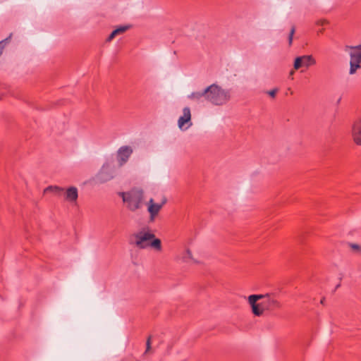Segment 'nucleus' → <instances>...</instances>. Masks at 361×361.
Wrapping results in <instances>:
<instances>
[{
  "label": "nucleus",
  "mask_w": 361,
  "mask_h": 361,
  "mask_svg": "<svg viewBox=\"0 0 361 361\" xmlns=\"http://www.w3.org/2000/svg\"><path fill=\"white\" fill-rule=\"evenodd\" d=\"M207 101L214 105L226 104L231 99L229 90L223 89L216 84H212L206 88Z\"/></svg>",
  "instance_id": "f257e3e1"
},
{
  "label": "nucleus",
  "mask_w": 361,
  "mask_h": 361,
  "mask_svg": "<svg viewBox=\"0 0 361 361\" xmlns=\"http://www.w3.org/2000/svg\"><path fill=\"white\" fill-rule=\"evenodd\" d=\"M119 196L131 212H135L142 207L144 191L142 189L135 188L127 192H121Z\"/></svg>",
  "instance_id": "f03ea898"
},
{
  "label": "nucleus",
  "mask_w": 361,
  "mask_h": 361,
  "mask_svg": "<svg viewBox=\"0 0 361 361\" xmlns=\"http://www.w3.org/2000/svg\"><path fill=\"white\" fill-rule=\"evenodd\" d=\"M350 57L349 74L353 75L361 68V44L357 46H345V51H348Z\"/></svg>",
  "instance_id": "7ed1b4c3"
},
{
  "label": "nucleus",
  "mask_w": 361,
  "mask_h": 361,
  "mask_svg": "<svg viewBox=\"0 0 361 361\" xmlns=\"http://www.w3.org/2000/svg\"><path fill=\"white\" fill-rule=\"evenodd\" d=\"M135 244L140 249H146L149 247V241L154 238V234L149 231L142 229L134 234Z\"/></svg>",
  "instance_id": "20e7f679"
},
{
  "label": "nucleus",
  "mask_w": 361,
  "mask_h": 361,
  "mask_svg": "<svg viewBox=\"0 0 361 361\" xmlns=\"http://www.w3.org/2000/svg\"><path fill=\"white\" fill-rule=\"evenodd\" d=\"M167 200L164 197L160 203H155L152 198L147 202V212L149 214V222H154Z\"/></svg>",
  "instance_id": "39448f33"
},
{
  "label": "nucleus",
  "mask_w": 361,
  "mask_h": 361,
  "mask_svg": "<svg viewBox=\"0 0 361 361\" xmlns=\"http://www.w3.org/2000/svg\"><path fill=\"white\" fill-rule=\"evenodd\" d=\"M262 298V295H250L248 298V302L252 307V313L255 316H261L263 314L265 309L262 306V302L257 303V300H260Z\"/></svg>",
  "instance_id": "423d86ee"
},
{
  "label": "nucleus",
  "mask_w": 361,
  "mask_h": 361,
  "mask_svg": "<svg viewBox=\"0 0 361 361\" xmlns=\"http://www.w3.org/2000/svg\"><path fill=\"white\" fill-rule=\"evenodd\" d=\"M316 64V60L312 55H303L295 59L293 67L298 70L302 67L309 68Z\"/></svg>",
  "instance_id": "0eeeda50"
},
{
  "label": "nucleus",
  "mask_w": 361,
  "mask_h": 361,
  "mask_svg": "<svg viewBox=\"0 0 361 361\" xmlns=\"http://www.w3.org/2000/svg\"><path fill=\"white\" fill-rule=\"evenodd\" d=\"M262 306L265 310L272 311L281 307L280 302L277 300L275 295L272 294L262 295Z\"/></svg>",
  "instance_id": "6e6552de"
},
{
  "label": "nucleus",
  "mask_w": 361,
  "mask_h": 361,
  "mask_svg": "<svg viewBox=\"0 0 361 361\" xmlns=\"http://www.w3.org/2000/svg\"><path fill=\"white\" fill-rule=\"evenodd\" d=\"M133 152L132 147L127 145L122 146L118 149L116 157L119 166H122L127 163Z\"/></svg>",
  "instance_id": "1a4fd4ad"
},
{
  "label": "nucleus",
  "mask_w": 361,
  "mask_h": 361,
  "mask_svg": "<svg viewBox=\"0 0 361 361\" xmlns=\"http://www.w3.org/2000/svg\"><path fill=\"white\" fill-rule=\"evenodd\" d=\"M114 178V171L110 165L104 164L97 175V180L100 183H104L111 180Z\"/></svg>",
  "instance_id": "9d476101"
},
{
  "label": "nucleus",
  "mask_w": 361,
  "mask_h": 361,
  "mask_svg": "<svg viewBox=\"0 0 361 361\" xmlns=\"http://www.w3.org/2000/svg\"><path fill=\"white\" fill-rule=\"evenodd\" d=\"M352 135L354 142L361 145V119L355 122L353 126Z\"/></svg>",
  "instance_id": "9b49d317"
},
{
  "label": "nucleus",
  "mask_w": 361,
  "mask_h": 361,
  "mask_svg": "<svg viewBox=\"0 0 361 361\" xmlns=\"http://www.w3.org/2000/svg\"><path fill=\"white\" fill-rule=\"evenodd\" d=\"M191 120V113L189 107H185L183 109V116L178 121V127L183 129L185 124L190 123Z\"/></svg>",
  "instance_id": "f8f14e48"
},
{
  "label": "nucleus",
  "mask_w": 361,
  "mask_h": 361,
  "mask_svg": "<svg viewBox=\"0 0 361 361\" xmlns=\"http://www.w3.org/2000/svg\"><path fill=\"white\" fill-rule=\"evenodd\" d=\"M78 197V192L77 188L72 186L67 188L65 192L66 200L74 202H76Z\"/></svg>",
  "instance_id": "ddd939ff"
},
{
  "label": "nucleus",
  "mask_w": 361,
  "mask_h": 361,
  "mask_svg": "<svg viewBox=\"0 0 361 361\" xmlns=\"http://www.w3.org/2000/svg\"><path fill=\"white\" fill-rule=\"evenodd\" d=\"M188 98L190 100L195 102H200L202 98L207 100V92L206 88L202 92H193L188 96Z\"/></svg>",
  "instance_id": "4468645a"
},
{
  "label": "nucleus",
  "mask_w": 361,
  "mask_h": 361,
  "mask_svg": "<svg viewBox=\"0 0 361 361\" xmlns=\"http://www.w3.org/2000/svg\"><path fill=\"white\" fill-rule=\"evenodd\" d=\"M149 247H153L156 250L160 251L161 250V242L159 238H152L149 243Z\"/></svg>",
  "instance_id": "2eb2a0df"
},
{
  "label": "nucleus",
  "mask_w": 361,
  "mask_h": 361,
  "mask_svg": "<svg viewBox=\"0 0 361 361\" xmlns=\"http://www.w3.org/2000/svg\"><path fill=\"white\" fill-rule=\"evenodd\" d=\"M63 188L58 186H49L44 189V192H52L57 195H61L63 192Z\"/></svg>",
  "instance_id": "dca6fc26"
},
{
  "label": "nucleus",
  "mask_w": 361,
  "mask_h": 361,
  "mask_svg": "<svg viewBox=\"0 0 361 361\" xmlns=\"http://www.w3.org/2000/svg\"><path fill=\"white\" fill-rule=\"evenodd\" d=\"M130 27V25H123L119 26L116 29H115L114 31L116 32V35H121L126 32L129 28Z\"/></svg>",
  "instance_id": "f3484780"
},
{
  "label": "nucleus",
  "mask_w": 361,
  "mask_h": 361,
  "mask_svg": "<svg viewBox=\"0 0 361 361\" xmlns=\"http://www.w3.org/2000/svg\"><path fill=\"white\" fill-rule=\"evenodd\" d=\"M11 36H12V34H11L7 38H6L0 42V56L3 53L5 46L8 42V41L11 39Z\"/></svg>",
  "instance_id": "a211bd4d"
},
{
  "label": "nucleus",
  "mask_w": 361,
  "mask_h": 361,
  "mask_svg": "<svg viewBox=\"0 0 361 361\" xmlns=\"http://www.w3.org/2000/svg\"><path fill=\"white\" fill-rule=\"evenodd\" d=\"M183 259L186 262H189L190 261L193 260L192 256V252H190V250H186L185 253L184 254V255L183 257Z\"/></svg>",
  "instance_id": "6ab92c4d"
},
{
  "label": "nucleus",
  "mask_w": 361,
  "mask_h": 361,
  "mask_svg": "<svg viewBox=\"0 0 361 361\" xmlns=\"http://www.w3.org/2000/svg\"><path fill=\"white\" fill-rule=\"evenodd\" d=\"M295 32V27L293 26L290 31L289 36H288V44L290 46L292 44L293 37Z\"/></svg>",
  "instance_id": "aec40b11"
},
{
  "label": "nucleus",
  "mask_w": 361,
  "mask_h": 361,
  "mask_svg": "<svg viewBox=\"0 0 361 361\" xmlns=\"http://www.w3.org/2000/svg\"><path fill=\"white\" fill-rule=\"evenodd\" d=\"M151 336H149L147 339V341H146V350L145 352V353L146 354L147 353H148L149 351V350L151 349Z\"/></svg>",
  "instance_id": "412c9836"
},
{
  "label": "nucleus",
  "mask_w": 361,
  "mask_h": 361,
  "mask_svg": "<svg viewBox=\"0 0 361 361\" xmlns=\"http://www.w3.org/2000/svg\"><path fill=\"white\" fill-rule=\"evenodd\" d=\"M278 92L277 89H273L267 92V94L271 97H275L276 92Z\"/></svg>",
  "instance_id": "4be33fe9"
},
{
  "label": "nucleus",
  "mask_w": 361,
  "mask_h": 361,
  "mask_svg": "<svg viewBox=\"0 0 361 361\" xmlns=\"http://www.w3.org/2000/svg\"><path fill=\"white\" fill-rule=\"evenodd\" d=\"M116 36V34L114 31H113L110 35L108 37V38L106 39V41L107 42H110Z\"/></svg>",
  "instance_id": "5701e85b"
},
{
  "label": "nucleus",
  "mask_w": 361,
  "mask_h": 361,
  "mask_svg": "<svg viewBox=\"0 0 361 361\" xmlns=\"http://www.w3.org/2000/svg\"><path fill=\"white\" fill-rule=\"evenodd\" d=\"M351 247L354 250H359L360 249V246L357 244H351Z\"/></svg>",
  "instance_id": "b1692460"
},
{
  "label": "nucleus",
  "mask_w": 361,
  "mask_h": 361,
  "mask_svg": "<svg viewBox=\"0 0 361 361\" xmlns=\"http://www.w3.org/2000/svg\"><path fill=\"white\" fill-rule=\"evenodd\" d=\"M325 23V21H323V22H318V24L319 25H324Z\"/></svg>",
  "instance_id": "393cba45"
},
{
  "label": "nucleus",
  "mask_w": 361,
  "mask_h": 361,
  "mask_svg": "<svg viewBox=\"0 0 361 361\" xmlns=\"http://www.w3.org/2000/svg\"><path fill=\"white\" fill-rule=\"evenodd\" d=\"M191 124H192V123H190V125H189L188 126L185 127V129H188V128L190 127V126H191Z\"/></svg>",
  "instance_id": "a878e982"
},
{
  "label": "nucleus",
  "mask_w": 361,
  "mask_h": 361,
  "mask_svg": "<svg viewBox=\"0 0 361 361\" xmlns=\"http://www.w3.org/2000/svg\"><path fill=\"white\" fill-rule=\"evenodd\" d=\"M324 298H323L322 300H321V303L323 304L324 303Z\"/></svg>",
  "instance_id": "bb28decb"
},
{
  "label": "nucleus",
  "mask_w": 361,
  "mask_h": 361,
  "mask_svg": "<svg viewBox=\"0 0 361 361\" xmlns=\"http://www.w3.org/2000/svg\"><path fill=\"white\" fill-rule=\"evenodd\" d=\"M293 73H294L293 71H291V72L290 73V75H292L293 74Z\"/></svg>",
  "instance_id": "cd10ccee"
},
{
  "label": "nucleus",
  "mask_w": 361,
  "mask_h": 361,
  "mask_svg": "<svg viewBox=\"0 0 361 361\" xmlns=\"http://www.w3.org/2000/svg\"><path fill=\"white\" fill-rule=\"evenodd\" d=\"M194 263H197V261L194 259Z\"/></svg>",
  "instance_id": "c85d7f7f"
}]
</instances>
